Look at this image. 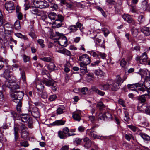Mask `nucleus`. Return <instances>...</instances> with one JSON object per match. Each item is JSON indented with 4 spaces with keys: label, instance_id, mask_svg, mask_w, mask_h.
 Wrapping results in <instances>:
<instances>
[{
    "label": "nucleus",
    "instance_id": "nucleus-9",
    "mask_svg": "<svg viewBox=\"0 0 150 150\" xmlns=\"http://www.w3.org/2000/svg\"><path fill=\"white\" fill-rule=\"evenodd\" d=\"M59 40L58 42L59 44L60 45L66 47L67 45V40L66 37L64 35H62L61 37H59L58 38H57L54 39V40Z\"/></svg>",
    "mask_w": 150,
    "mask_h": 150
},
{
    "label": "nucleus",
    "instance_id": "nucleus-37",
    "mask_svg": "<svg viewBox=\"0 0 150 150\" xmlns=\"http://www.w3.org/2000/svg\"><path fill=\"white\" fill-rule=\"evenodd\" d=\"M59 20L57 19H56L55 20L54 23L56 25V26L57 28L61 27L62 25V23L61 21H59Z\"/></svg>",
    "mask_w": 150,
    "mask_h": 150
},
{
    "label": "nucleus",
    "instance_id": "nucleus-53",
    "mask_svg": "<svg viewBox=\"0 0 150 150\" xmlns=\"http://www.w3.org/2000/svg\"><path fill=\"white\" fill-rule=\"evenodd\" d=\"M40 59L43 61L48 62H50L51 61V58L49 57H45L43 58H41Z\"/></svg>",
    "mask_w": 150,
    "mask_h": 150
},
{
    "label": "nucleus",
    "instance_id": "nucleus-3",
    "mask_svg": "<svg viewBox=\"0 0 150 150\" xmlns=\"http://www.w3.org/2000/svg\"><path fill=\"white\" fill-rule=\"evenodd\" d=\"M5 85L10 89L11 93H14L17 91V90L19 89L20 87L16 81L13 80L6 82Z\"/></svg>",
    "mask_w": 150,
    "mask_h": 150
},
{
    "label": "nucleus",
    "instance_id": "nucleus-14",
    "mask_svg": "<svg viewBox=\"0 0 150 150\" xmlns=\"http://www.w3.org/2000/svg\"><path fill=\"white\" fill-rule=\"evenodd\" d=\"M30 11L32 14L39 16H41L42 12L41 11L38 10L37 8L34 6H31L30 8Z\"/></svg>",
    "mask_w": 150,
    "mask_h": 150
},
{
    "label": "nucleus",
    "instance_id": "nucleus-59",
    "mask_svg": "<svg viewBox=\"0 0 150 150\" xmlns=\"http://www.w3.org/2000/svg\"><path fill=\"white\" fill-rule=\"evenodd\" d=\"M21 78L23 81L25 80V74L24 71H23L21 72Z\"/></svg>",
    "mask_w": 150,
    "mask_h": 150
},
{
    "label": "nucleus",
    "instance_id": "nucleus-57",
    "mask_svg": "<svg viewBox=\"0 0 150 150\" xmlns=\"http://www.w3.org/2000/svg\"><path fill=\"white\" fill-rule=\"evenodd\" d=\"M125 117L124 120L126 121H127L129 119V116L128 113L127 112H125Z\"/></svg>",
    "mask_w": 150,
    "mask_h": 150
},
{
    "label": "nucleus",
    "instance_id": "nucleus-41",
    "mask_svg": "<svg viewBox=\"0 0 150 150\" xmlns=\"http://www.w3.org/2000/svg\"><path fill=\"white\" fill-rule=\"evenodd\" d=\"M37 42L40 45L42 48H43L45 47V45L44 44V41L43 40L39 39L38 40Z\"/></svg>",
    "mask_w": 150,
    "mask_h": 150
},
{
    "label": "nucleus",
    "instance_id": "nucleus-33",
    "mask_svg": "<svg viewBox=\"0 0 150 150\" xmlns=\"http://www.w3.org/2000/svg\"><path fill=\"white\" fill-rule=\"evenodd\" d=\"M95 73L96 75L100 77H102L103 76L104 74L102 71L100 70H95Z\"/></svg>",
    "mask_w": 150,
    "mask_h": 150
},
{
    "label": "nucleus",
    "instance_id": "nucleus-51",
    "mask_svg": "<svg viewBox=\"0 0 150 150\" xmlns=\"http://www.w3.org/2000/svg\"><path fill=\"white\" fill-rule=\"evenodd\" d=\"M23 57L24 62H26L29 61L30 60V57L28 56H27L25 54H24L23 56Z\"/></svg>",
    "mask_w": 150,
    "mask_h": 150
},
{
    "label": "nucleus",
    "instance_id": "nucleus-39",
    "mask_svg": "<svg viewBox=\"0 0 150 150\" xmlns=\"http://www.w3.org/2000/svg\"><path fill=\"white\" fill-rule=\"evenodd\" d=\"M144 20V16L143 15H140L138 17V20L139 24L143 23Z\"/></svg>",
    "mask_w": 150,
    "mask_h": 150
},
{
    "label": "nucleus",
    "instance_id": "nucleus-2",
    "mask_svg": "<svg viewBox=\"0 0 150 150\" xmlns=\"http://www.w3.org/2000/svg\"><path fill=\"white\" fill-rule=\"evenodd\" d=\"M140 86H138L139 88H134L131 89V90L135 91L138 93H144L145 91H147L148 93L150 94V83L148 82H146V83L144 84V87L143 86V84H139Z\"/></svg>",
    "mask_w": 150,
    "mask_h": 150
},
{
    "label": "nucleus",
    "instance_id": "nucleus-47",
    "mask_svg": "<svg viewBox=\"0 0 150 150\" xmlns=\"http://www.w3.org/2000/svg\"><path fill=\"white\" fill-rule=\"evenodd\" d=\"M57 17L56 19H58L59 20V21H61L62 22L63 21L64 17L62 16L60 14H58L57 15Z\"/></svg>",
    "mask_w": 150,
    "mask_h": 150
},
{
    "label": "nucleus",
    "instance_id": "nucleus-64",
    "mask_svg": "<svg viewBox=\"0 0 150 150\" xmlns=\"http://www.w3.org/2000/svg\"><path fill=\"white\" fill-rule=\"evenodd\" d=\"M62 131L64 132L65 134H68V133H69V129L67 127H66L63 129Z\"/></svg>",
    "mask_w": 150,
    "mask_h": 150
},
{
    "label": "nucleus",
    "instance_id": "nucleus-11",
    "mask_svg": "<svg viewBox=\"0 0 150 150\" xmlns=\"http://www.w3.org/2000/svg\"><path fill=\"white\" fill-rule=\"evenodd\" d=\"M123 19L127 21L129 23L133 25H135V21L133 19L131 16L128 14H124L122 16Z\"/></svg>",
    "mask_w": 150,
    "mask_h": 150
},
{
    "label": "nucleus",
    "instance_id": "nucleus-21",
    "mask_svg": "<svg viewBox=\"0 0 150 150\" xmlns=\"http://www.w3.org/2000/svg\"><path fill=\"white\" fill-rule=\"evenodd\" d=\"M91 90L92 91L95 92L98 94L102 96H103L105 94V93L104 92H103L101 90L98 89V88H96V87L94 86L93 87L91 88Z\"/></svg>",
    "mask_w": 150,
    "mask_h": 150
},
{
    "label": "nucleus",
    "instance_id": "nucleus-6",
    "mask_svg": "<svg viewBox=\"0 0 150 150\" xmlns=\"http://www.w3.org/2000/svg\"><path fill=\"white\" fill-rule=\"evenodd\" d=\"M1 33L3 34V31H2L0 33V42L1 41L3 42L5 44V43L7 42L8 41H9L11 42H13L15 44H16L17 41L14 40L12 37L11 36V35H8V36H7L6 35H4V36H3V35L1 36Z\"/></svg>",
    "mask_w": 150,
    "mask_h": 150
},
{
    "label": "nucleus",
    "instance_id": "nucleus-10",
    "mask_svg": "<svg viewBox=\"0 0 150 150\" xmlns=\"http://www.w3.org/2000/svg\"><path fill=\"white\" fill-rule=\"evenodd\" d=\"M36 6L40 8L47 7L49 5L44 0H37L35 1Z\"/></svg>",
    "mask_w": 150,
    "mask_h": 150
},
{
    "label": "nucleus",
    "instance_id": "nucleus-29",
    "mask_svg": "<svg viewBox=\"0 0 150 150\" xmlns=\"http://www.w3.org/2000/svg\"><path fill=\"white\" fill-rule=\"evenodd\" d=\"M48 17L52 20H55L57 17V14L54 12H51L49 14Z\"/></svg>",
    "mask_w": 150,
    "mask_h": 150
},
{
    "label": "nucleus",
    "instance_id": "nucleus-34",
    "mask_svg": "<svg viewBox=\"0 0 150 150\" xmlns=\"http://www.w3.org/2000/svg\"><path fill=\"white\" fill-rule=\"evenodd\" d=\"M138 86H140L139 85V83H136L133 84H128L127 85V88L129 89L133 88L135 87L136 88H137L138 87Z\"/></svg>",
    "mask_w": 150,
    "mask_h": 150
},
{
    "label": "nucleus",
    "instance_id": "nucleus-43",
    "mask_svg": "<svg viewBox=\"0 0 150 150\" xmlns=\"http://www.w3.org/2000/svg\"><path fill=\"white\" fill-rule=\"evenodd\" d=\"M82 25H83L82 24H81L80 23H79V22H77V23H76V25H75L76 28H79L80 31L82 32L83 31V30L82 29L83 28H82L81 29H80V28H81V27L82 26Z\"/></svg>",
    "mask_w": 150,
    "mask_h": 150
},
{
    "label": "nucleus",
    "instance_id": "nucleus-30",
    "mask_svg": "<svg viewBox=\"0 0 150 150\" xmlns=\"http://www.w3.org/2000/svg\"><path fill=\"white\" fill-rule=\"evenodd\" d=\"M139 135L144 140L150 141V137L147 134L142 133H140Z\"/></svg>",
    "mask_w": 150,
    "mask_h": 150
},
{
    "label": "nucleus",
    "instance_id": "nucleus-16",
    "mask_svg": "<svg viewBox=\"0 0 150 150\" xmlns=\"http://www.w3.org/2000/svg\"><path fill=\"white\" fill-rule=\"evenodd\" d=\"M31 112L32 116L35 118H38L40 116V115L39 112L38 108L36 107L33 108Z\"/></svg>",
    "mask_w": 150,
    "mask_h": 150
},
{
    "label": "nucleus",
    "instance_id": "nucleus-17",
    "mask_svg": "<svg viewBox=\"0 0 150 150\" xmlns=\"http://www.w3.org/2000/svg\"><path fill=\"white\" fill-rule=\"evenodd\" d=\"M81 111L78 110L73 113L72 117L74 120L77 121H79L81 119Z\"/></svg>",
    "mask_w": 150,
    "mask_h": 150
},
{
    "label": "nucleus",
    "instance_id": "nucleus-31",
    "mask_svg": "<svg viewBox=\"0 0 150 150\" xmlns=\"http://www.w3.org/2000/svg\"><path fill=\"white\" fill-rule=\"evenodd\" d=\"M97 106L99 108L100 111L103 110L105 107V105L102 102H100L98 103Z\"/></svg>",
    "mask_w": 150,
    "mask_h": 150
},
{
    "label": "nucleus",
    "instance_id": "nucleus-40",
    "mask_svg": "<svg viewBox=\"0 0 150 150\" xmlns=\"http://www.w3.org/2000/svg\"><path fill=\"white\" fill-rule=\"evenodd\" d=\"M14 26L15 29L17 30H19L21 28L19 21H16L14 23Z\"/></svg>",
    "mask_w": 150,
    "mask_h": 150
},
{
    "label": "nucleus",
    "instance_id": "nucleus-44",
    "mask_svg": "<svg viewBox=\"0 0 150 150\" xmlns=\"http://www.w3.org/2000/svg\"><path fill=\"white\" fill-rule=\"evenodd\" d=\"M70 30H71L70 32H75L78 29H77L75 25H72L70 26Z\"/></svg>",
    "mask_w": 150,
    "mask_h": 150
},
{
    "label": "nucleus",
    "instance_id": "nucleus-35",
    "mask_svg": "<svg viewBox=\"0 0 150 150\" xmlns=\"http://www.w3.org/2000/svg\"><path fill=\"white\" fill-rule=\"evenodd\" d=\"M36 86V88L39 91H43L44 88V86L42 83L37 84Z\"/></svg>",
    "mask_w": 150,
    "mask_h": 150
},
{
    "label": "nucleus",
    "instance_id": "nucleus-58",
    "mask_svg": "<svg viewBox=\"0 0 150 150\" xmlns=\"http://www.w3.org/2000/svg\"><path fill=\"white\" fill-rule=\"evenodd\" d=\"M4 101V98L2 92L0 91V103L2 104Z\"/></svg>",
    "mask_w": 150,
    "mask_h": 150
},
{
    "label": "nucleus",
    "instance_id": "nucleus-62",
    "mask_svg": "<svg viewBox=\"0 0 150 150\" xmlns=\"http://www.w3.org/2000/svg\"><path fill=\"white\" fill-rule=\"evenodd\" d=\"M88 89L86 87L83 88L81 90V92L83 94H86V92H87Z\"/></svg>",
    "mask_w": 150,
    "mask_h": 150
},
{
    "label": "nucleus",
    "instance_id": "nucleus-46",
    "mask_svg": "<svg viewBox=\"0 0 150 150\" xmlns=\"http://www.w3.org/2000/svg\"><path fill=\"white\" fill-rule=\"evenodd\" d=\"M102 30L105 36H107L109 33V30L106 28H103L102 29Z\"/></svg>",
    "mask_w": 150,
    "mask_h": 150
},
{
    "label": "nucleus",
    "instance_id": "nucleus-28",
    "mask_svg": "<svg viewBox=\"0 0 150 150\" xmlns=\"http://www.w3.org/2000/svg\"><path fill=\"white\" fill-rule=\"evenodd\" d=\"M65 121H63L62 120H59L55 121L52 125H62L64 124Z\"/></svg>",
    "mask_w": 150,
    "mask_h": 150
},
{
    "label": "nucleus",
    "instance_id": "nucleus-55",
    "mask_svg": "<svg viewBox=\"0 0 150 150\" xmlns=\"http://www.w3.org/2000/svg\"><path fill=\"white\" fill-rule=\"evenodd\" d=\"M5 71H7L8 73L12 74L13 69L11 67L8 66L7 67V68L5 69Z\"/></svg>",
    "mask_w": 150,
    "mask_h": 150
},
{
    "label": "nucleus",
    "instance_id": "nucleus-18",
    "mask_svg": "<svg viewBox=\"0 0 150 150\" xmlns=\"http://www.w3.org/2000/svg\"><path fill=\"white\" fill-rule=\"evenodd\" d=\"M4 77L8 81H10L13 79V76L12 74L9 73L7 71H5L3 74Z\"/></svg>",
    "mask_w": 150,
    "mask_h": 150
},
{
    "label": "nucleus",
    "instance_id": "nucleus-36",
    "mask_svg": "<svg viewBox=\"0 0 150 150\" xmlns=\"http://www.w3.org/2000/svg\"><path fill=\"white\" fill-rule=\"evenodd\" d=\"M55 67V64L53 63H51L48 66V68L50 71H53Z\"/></svg>",
    "mask_w": 150,
    "mask_h": 150
},
{
    "label": "nucleus",
    "instance_id": "nucleus-32",
    "mask_svg": "<svg viewBox=\"0 0 150 150\" xmlns=\"http://www.w3.org/2000/svg\"><path fill=\"white\" fill-rule=\"evenodd\" d=\"M58 135L60 138L62 139H65L67 137L66 134H65L62 131H59L58 132Z\"/></svg>",
    "mask_w": 150,
    "mask_h": 150
},
{
    "label": "nucleus",
    "instance_id": "nucleus-8",
    "mask_svg": "<svg viewBox=\"0 0 150 150\" xmlns=\"http://www.w3.org/2000/svg\"><path fill=\"white\" fill-rule=\"evenodd\" d=\"M113 80L109 79L108 80L107 82L104 84H100L99 85L100 88L103 90H107L109 89L113 83Z\"/></svg>",
    "mask_w": 150,
    "mask_h": 150
},
{
    "label": "nucleus",
    "instance_id": "nucleus-54",
    "mask_svg": "<svg viewBox=\"0 0 150 150\" xmlns=\"http://www.w3.org/2000/svg\"><path fill=\"white\" fill-rule=\"evenodd\" d=\"M57 98V96L55 95H53L50 96L49 98V100L51 101H53Z\"/></svg>",
    "mask_w": 150,
    "mask_h": 150
},
{
    "label": "nucleus",
    "instance_id": "nucleus-60",
    "mask_svg": "<svg viewBox=\"0 0 150 150\" xmlns=\"http://www.w3.org/2000/svg\"><path fill=\"white\" fill-rule=\"evenodd\" d=\"M127 127L128 128L132 130L134 132H135L136 130V127L134 126L131 125H128Z\"/></svg>",
    "mask_w": 150,
    "mask_h": 150
},
{
    "label": "nucleus",
    "instance_id": "nucleus-5",
    "mask_svg": "<svg viewBox=\"0 0 150 150\" xmlns=\"http://www.w3.org/2000/svg\"><path fill=\"white\" fill-rule=\"evenodd\" d=\"M150 94H145L139 96L137 98V99L139 101L138 103V105L137 106V108L138 110H139L141 108L145 102L146 101V96H150Z\"/></svg>",
    "mask_w": 150,
    "mask_h": 150
},
{
    "label": "nucleus",
    "instance_id": "nucleus-1",
    "mask_svg": "<svg viewBox=\"0 0 150 150\" xmlns=\"http://www.w3.org/2000/svg\"><path fill=\"white\" fill-rule=\"evenodd\" d=\"M10 94L13 100L17 103V110L20 113L21 112V108L22 104V99L24 95L23 92L17 91L16 92L11 93Z\"/></svg>",
    "mask_w": 150,
    "mask_h": 150
},
{
    "label": "nucleus",
    "instance_id": "nucleus-22",
    "mask_svg": "<svg viewBox=\"0 0 150 150\" xmlns=\"http://www.w3.org/2000/svg\"><path fill=\"white\" fill-rule=\"evenodd\" d=\"M20 134L22 138L23 139H26L28 137L29 133L26 130L21 132Z\"/></svg>",
    "mask_w": 150,
    "mask_h": 150
},
{
    "label": "nucleus",
    "instance_id": "nucleus-7",
    "mask_svg": "<svg viewBox=\"0 0 150 150\" xmlns=\"http://www.w3.org/2000/svg\"><path fill=\"white\" fill-rule=\"evenodd\" d=\"M4 28L5 35H11V34L13 33V29L12 25L9 23L5 24L4 26Z\"/></svg>",
    "mask_w": 150,
    "mask_h": 150
},
{
    "label": "nucleus",
    "instance_id": "nucleus-26",
    "mask_svg": "<svg viewBox=\"0 0 150 150\" xmlns=\"http://www.w3.org/2000/svg\"><path fill=\"white\" fill-rule=\"evenodd\" d=\"M55 81L52 80H44L42 81V83L46 85L50 86L52 85Z\"/></svg>",
    "mask_w": 150,
    "mask_h": 150
},
{
    "label": "nucleus",
    "instance_id": "nucleus-38",
    "mask_svg": "<svg viewBox=\"0 0 150 150\" xmlns=\"http://www.w3.org/2000/svg\"><path fill=\"white\" fill-rule=\"evenodd\" d=\"M20 128L21 132L26 130L28 129V128L25 126V125L22 123L21 124V125L20 126Z\"/></svg>",
    "mask_w": 150,
    "mask_h": 150
},
{
    "label": "nucleus",
    "instance_id": "nucleus-4",
    "mask_svg": "<svg viewBox=\"0 0 150 150\" xmlns=\"http://www.w3.org/2000/svg\"><path fill=\"white\" fill-rule=\"evenodd\" d=\"M122 79L119 75L116 76V78L113 83L112 85L111 90L112 91H117L121 85Z\"/></svg>",
    "mask_w": 150,
    "mask_h": 150
},
{
    "label": "nucleus",
    "instance_id": "nucleus-27",
    "mask_svg": "<svg viewBox=\"0 0 150 150\" xmlns=\"http://www.w3.org/2000/svg\"><path fill=\"white\" fill-rule=\"evenodd\" d=\"M89 129H88L87 131V133H88V135H89L91 137H93L94 139H100V136H99L98 135H97L96 134H95L93 133V132L92 131H89L88 132V131Z\"/></svg>",
    "mask_w": 150,
    "mask_h": 150
},
{
    "label": "nucleus",
    "instance_id": "nucleus-12",
    "mask_svg": "<svg viewBox=\"0 0 150 150\" xmlns=\"http://www.w3.org/2000/svg\"><path fill=\"white\" fill-rule=\"evenodd\" d=\"M147 58L146 53L144 52L142 56H137L136 59L137 61H139L141 64H142L143 62L146 61Z\"/></svg>",
    "mask_w": 150,
    "mask_h": 150
},
{
    "label": "nucleus",
    "instance_id": "nucleus-52",
    "mask_svg": "<svg viewBox=\"0 0 150 150\" xmlns=\"http://www.w3.org/2000/svg\"><path fill=\"white\" fill-rule=\"evenodd\" d=\"M98 119L102 120H105V116L104 115V113L103 114L102 113L99 114L98 117Z\"/></svg>",
    "mask_w": 150,
    "mask_h": 150
},
{
    "label": "nucleus",
    "instance_id": "nucleus-50",
    "mask_svg": "<svg viewBox=\"0 0 150 150\" xmlns=\"http://www.w3.org/2000/svg\"><path fill=\"white\" fill-rule=\"evenodd\" d=\"M126 63L127 62L124 58L122 59L120 62V65L122 67H124Z\"/></svg>",
    "mask_w": 150,
    "mask_h": 150
},
{
    "label": "nucleus",
    "instance_id": "nucleus-13",
    "mask_svg": "<svg viewBox=\"0 0 150 150\" xmlns=\"http://www.w3.org/2000/svg\"><path fill=\"white\" fill-rule=\"evenodd\" d=\"M79 60L82 62H85L86 64H90L91 62L90 59L88 55L86 54L80 56Z\"/></svg>",
    "mask_w": 150,
    "mask_h": 150
},
{
    "label": "nucleus",
    "instance_id": "nucleus-19",
    "mask_svg": "<svg viewBox=\"0 0 150 150\" xmlns=\"http://www.w3.org/2000/svg\"><path fill=\"white\" fill-rule=\"evenodd\" d=\"M84 146L87 149L90 148L91 145V141L88 137H86L83 139Z\"/></svg>",
    "mask_w": 150,
    "mask_h": 150
},
{
    "label": "nucleus",
    "instance_id": "nucleus-24",
    "mask_svg": "<svg viewBox=\"0 0 150 150\" xmlns=\"http://www.w3.org/2000/svg\"><path fill=\"white\" fill-rule=\"evenodd\" d=\"M90 64H86V63L83 62H81L80 65L81 68H80V69L81 70H83L85 72H86L87 71L86 66Z\"/></svg>",
    "mask_w": 150,
    "mask_h": 150
},
{
    "label": "nucleus",
    "instance_id": "nucleus-25",
    "mask_svg": "<svg viewBox=\"0 0 150 150\" xmlns=\"http://www.w3.org/2000/svg\"><path fill=\"white\" fill-rule=\"evenodd\" d=\"M21 118L22 121L24 122H26L29 120V116L27 114H22L21 115Z\"/></svg>",
    "mask_w": 150,
    "mask_h": 150
},
{
    "label": "nucleus",
    "instance_id": "nucleus-42",
    "mask_svg": "<svg viewBox=\"0 0 150 150\" xmlns=\"http://www.w3.org/2000/svg\"><path fill=\"white\" fill-rule=\"evenodd\" d=\"M125 139L129 141L131 139V138L132 139H134V137L131 134H125Z\"/></svg>",
    "mask_w": 150,
    "mask_h": 150
},
{
    "label": "nucleus",
    "instance_id": "nucleus-61",
    "mask_svg": "<svg viewBox=\"0 0 150 150\" xmlns=\"http://www.w3.org/2000/svg\"><path fill=\"white\" fill-rule=\"evenodd\" d=\"M63 112V110L61 108L59 107L58 108L57 110V113L58 114H60Z\"/></svg>",
    "mask_w": 150,
    "mask_h": 150
},
{
    "label": "nucleus",
    "instance_id": "nucleus-15",
    "mask_svg": "<svg viewBox=\"0 0 150 150\" xmlns=\"http://www.w3.org/2000/svg\"><path fill=\"white\" fill-rule=\"evenodd\" d=\"M6 9L8 11L13 10L15 8L13 2L11 1H9L6 2L5 5Z\"/></svg>",
    "mask_w": 150,
    "mask_h": 150
},
{
    "label": "nucleus",
    "instance_id": "nucleus-48",
    "mask_svg": "<svg viewBox=\"0 0 150 150\" xmlns=\"http://www.w3.org/2000/svg\"><path fill=\"white\" fill-rule=\"evenodd\" d=\"M104 115L106 118L111 119L112 118V116L111 113L108 112H104Z\"/></svg>",
    "mask_w": 150,
    "mask_h": 150
},
{
    "label": "nucleus",
    "instance_id": "nucleus-20",
    "mask_svg": "<svg viewBox=\"0 0 150 150\" xmlns=\"http://www.w3.org/2000/svg\"><path fill=\"white\" fill-rule=\"evenodd\" d=\"M14 139L15 141H16L19 137L18 131L19 130V125H17L14 126Z\"/></svg>",
    "mask_w": 150,
    "mask_h": 150
},
{
    "label": "nucleus",
    "instance_id": "nucleus-45",
    "mask_svg": "<svg viewBox=\"0 0 150 150\" xmlns=\"http://www.w3.org/2000/svg\"><path fill=\"white\" fill-rule=\"evenodd\" d=\"M20 144L22 146L24 147H27L29 145L28 142L26 141L21 142L20 143Z\"/></svg>",
    "mask_w": 150,
    "mask_h": 150
},
{
    "label": "nucleus",
    "instance_id": "nucleus-49",
    "mask_svg": "<svg viewBox=\"0 0 150 150\" xmlns=\"http://www.w3.org/2000/svg\"><path fill=\"white\" fill-rule=\"evenodd\" d=\"M143 8L144 9H146L148 8L147 2L146 1H144L143 2L142 4Z\"/></svg>",
    "mask_w": 150,
    "mask_h": 150
},
{
    "label": "nucleus",
    "instance_id": "nucleus-23",
    "mask_svg": "<svg viewBox=\"0 0 150 150\" xmlns=\"http://www.w3.org/2000/svg\"><path fill=\"white\" fill-rule=\"evenodd\" d=\"M141 31L146 36H148L150 35V30L148 27H144L142 29Z\"/></svg>",
    "mask_w": 150,
    "mask_h": 150
},
{
    "label": "nucleus",
    "instance_id": "nucleus-63",
    "mask_svg": "<svg viewBox=\"0 0 150 150\" xmlns=\"http://www.w3.org/2000/svg\"><path fill=\"white\" fill-rule=\"evenodd\" d=\"M119 103L123 107H125V104L124 100L122 99H120L119 100Z\"/></svg>",
    "mask_w": 150,
    "mask_h": 150
},
{
    "label": "nucleus",
    "instance_id": "nucleus-56",
    "mask_svg": "<svg viewBox=\"0 0 150 150\" xmlns=\"http://www.w3.org/2000/svg\"><path fill=\"white\" fill-rule=\"evenodd\" d=\"M33 31L34 30H33L32 31H31L29 33V35L31 37L33 38H34L36 37V34L34 33Z\"/></svg>",
    "mask_w": 150,
    "mask_h": 150
}]
</instances>
